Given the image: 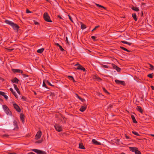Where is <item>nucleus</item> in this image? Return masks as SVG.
<instances>
[{"mask_svg": "<svg viewBox=\"0 0 154 154\" xmlns=\"http://www.w3.org/2000/svg\"><path fill=\"white\" fill-rule=\"evenodd\" d=\"M10 90L11 91L12 93L14 91L13 90L12 88H10Z\"/></svg>", "mask_w": 154, "mask_h": 154, "instance_id": "45", "label": "nucleus"}, {"mask_svg": "<svg viewBox=\"0 0 154 154\" xmlns=\"http://www.w3.org/2000/svg\"><path fill=\"white\" fill-rule=\"evenodd\" d=\"M13 125L15 127L14 129L16 130V128H17V122L15 120H14L13 122Z\"/></svg>", "mask_w": 154, "mask_h": 154, "instance_id": "13", "label": "nucleus"}, {"mask_svg": "<svg viewBox=\"0 0 154 154\" xmlns=\"http://www.w3.org/2000/svg\"><path fill=\"white\" fill-rule=\"evenodd\" d=\"M135 153L136 154H141L140 152L137 149L136 150H135Z\"/></svg>", "mask_w": 154, "mask_h": 154, "instance_id": "27", "label": "nucleus"}, {"mask_svg": "<svg viewBox=\"0 0 154 154\" xmlns=\"http://www.w3.org/2000/svg\"><path fill=\"white\" fill-rule=\"evenodd\" d=\"M9 154H17L16 153H9Z\"/></svg>", "mask_w": 154, "mask_h": 154, "instance_id": "58", "label": "nucleus"}, {"mask_svg": "<svg viewBox=\"0 0 154 154\" xmlns=\"http://www.w3.org/2000/svg\"><path fill=\"white\" fill-rule=\"evenodd\" d=\"M46 82L49 85L51 86H52V85L50 82H48V81H46Z\"/></svg>", "mask_w": 154, "mask_h": 154, "instance_id": "40", "label": "nucleus"}, {"mask_svg": "<svg viewBox=\"0 0 154 154\" xmlns=\"http://www.w3.org/2000/svg\"><path fill=\"white\" fill-rule=\"evenodd\" d=\"M14 88L15 89L17 88V86L16 85H15V84H14Z\"/></svg>", "mask_w": 154, "mask_h": 154, "instance_id": "46", "label": "nucleus"}, {"mask_svg": "<svg viewBox=\"0 0 154 154\" xmlns=\"http://www.w3.org/2000/svg\"><path fill=\"white\" fill-rule=\"evenodd\" d=\"M137 110L141 113H142L143 112L141 108L140 107H138Z\"/></svg>", "mask_w": 154, "mask_h": 154, "instance_id": "26", "label": "nucleus"}, {"mask_svg": "<svg viewBox=\"0 0 154 154\" xmlns=\"http://www.w3.org/2000/svg\"><path fill=\"white\" fill-rule=\"evenodd\" d=\"M5 21L6 23L11 26L13 29L15 30H17L19 28V26L17 24L14 23L11 21L8 20H5Z\"/></svg>", "mask_w": 154, "mask_h": 154, "instance_id": "1", "label": "nucleus"}, {"mask_svg": "<svg viewBox=\"0 0 154 154\" xmlns=\"http://www.w3.org/2000/svg\"><path fill=\"white\" fill-rule=\"evenodd\" d=\"M26 12L27 13H31L32 12L31 11H30L29 10L27 9L26 11Z\"/></svg>", "mask_w": 154, "mask_h": 154, "instance_id": "35", "label": "nucleus"}, {"mask_svg": "<svg viewBox=\"0 0 154 154\" xmlns=\"http://www.w3.org/2000/svg\"><path fill=\"white\" fill-rule=\"evenodd\" d=\"M75 95H76V97H77V98H79V96L77 94H75Z\"/></svg>", "mask_w": 154, "mask_h": 154, "instance_id": "51", "label": "nucleus"}, {"mask_svg": "<svg viewBox=\"0 0 154 154\" xmlns=\"http://www.w3.org/2000/svg\"><path fill=\"white\" fill-rule=\"evenodd\" d=\"M34 23L35 24H38V23L37 22H36L35 21H34Z\"/></svg>", "mask_w": 154, "mask_h": 154, "instance_id": "50", "label": "nucleus"}, {"mask_svg": "<svg viewBox=\"0 0 154 154\" xmlns=\"http://www.w3.org/2000/svg\"><path fill=\"white\" fill-rule=\"evenodd\" d=\"M44 50V48H41V49H38L37 51V52L39 53H41Z\"/></svg>", "mask_w": 154, "mask_h": 154, "instance_id": "22", "label": "nucleus"}, {"mask_svg": "<svg viewBox=\"0 0 154 154\" xmlns=\"http://www.w3.org/2000/svg\"><path fill=\"white\" fill-rule=\"evenodd\" d=\"M91 38L94 40H95L96 39L95 38V37L94 36H91Z\"/></svg>", "mask_w": 154, "mask_h": 154, "instance_id": "43", "label": "nucleus"}, {"mask_svg": "<svg viewBox=\"0 0 154 154\" xmlns=\"http://www.w3.org/2000/svg\"><path fill=\"white\" fill-rule=\"evenodd\" d=\"M79 148L82 149H85V147L84 146L83 144L82 143H79Z\"/></svg>", "mask_w": 154, "mask_h": 154, "instance_id": "16", "label": "nucleus"}, {"mask_svg": "<svg viewBox=\"0 0 154 154\" xmlns=\"http://www.w3.org/2000/svg\"><path fill=\"white\" fill-rule=\"evenodd\" d=\"M131 118H132L134 122L135 123H137V122L135 119V117L134 116L132 115L131 116Z\"/></svg>", "mask_w": 154, "mask_h": 154, "instance_id": "19", "label": "nucleus"}, {"mask_svg": "<svg viewBox=\"0 0 154 154\" xmlns=\"http://www.w3.org/2000/svg\"><path fill=\"white\" fill-rule=\"evenodd\" d=\"M86 26H85V25L84 24L81 23V29H85L86 28Z\"/></svg>", "mask_w": 154, "mask_h": 154, "instance_id": "25", "label": "nucleus"}, {"mask_svg": "<svg viewBox=\"0 0 154 154\" xmlns=\"http://www.w3.org/2000/svg\"><path fill=\"white\" fill-rule=\"evenodd\" d=\"M103 89L104 92H105L106 93L109 94V93L108 92L107 90L104 88H103Z\"/></svg>", "mask_w": 154, "mask_h": 154, "instance_id": "31", "label": "nucleus"}, {"mask_svg": "<svg viewBox=\"0 0 154 154\" xmlns=\"http://www.w3.org/2000/svg\"><path fill=\"white\" fill-rule=\"evenodd\" d=\"M42 141L41 140H39V141H37L36 143H41V142H42Z\"/></svg>", "mask_w": 154, "mask_h": 154, "instance_id": "47", "label": "nucleus"}, {"mask_svg": "<svg viewBox=\"0 0 154 154\" xmlns=\"http://www.w3.org/2000/svg\"><path fill=\"white\" fill-rule=\"evenodd\" d=\"M23 117H24V115L23 114H21L20 115V118L21 120L23 122V119H24Z\"/></svg>", "mask_w": 154, "mask_h": 154, "instance_id": "24", "label": "nucleus"}, {"mask_svg": "<svg viewBox=\"0 0 154 154\" xmlns=\"http://www.w3.org/2000/svg\"><path fill=\"white\" fill-rule=\"evenodd\" d=\"M115 82L118 84H122L123 85H125V83L123 81H120L116 79L115 80Z\"/></svg>", "mask_w": 154, "mask_h": 154, "instance_id": "7", "label": "nucleus"}, {"mask_svg": "<svg viewBox=\"0 0 154 154\" xmlns=\"http://www.w3.org/2000/svg\"><path fill=\"white\" fill-rule=\"evenodd\" d=\"M102 67L103 68H108V66H107L105 65H103L102 66Z\"/></svg>", "mask_w": 154, "mask_h": 154, "instance_id": "39", "label": "nucleus"}, {"mask_svg": "<svg viewBox=\"0 0 154 154\" xmlns=\"http://www.w3.org/2000/svg\"><path fill=\"white\" fill-rule=\"evenodd\" d=\"M2 107L4 110L7 115H11V111H10L9 109L6 106L3 105L2 106Z\"/></svg>", "mask_w": 154, "mask_h": 154, "instance_id": "2", "label": "nucleus"}, {"mask_svg": "<svg viewBox=\"0 0 154 154\" xmlns=\"http://www.w3.org/2000/svg\"><path fill=\"white\" fill-rule=\"evenodd\" d=\"M96 4V5L97 6H98V7H101V8H104V9H105V8H104V7H103V6H101V5H99V4Z\"/></svg>", "mask_w": 154, "mask_h": 154, "instance_id": "29", "label": "nucleus"}, {"mask_svg": "<svg viewBox=\"0 0 154 154\" xmlns=\"http://www.w3.org/2000/svg\"><path fill=\"white\" fill-rule=\"evenodd\" d=\"M92 142L94 144L96 145H100L101 144V143H100L97 142L94 139L92 140Z\"/></svg>", "mask_w": 154, "mask_h": 154, "instance_id": "12", "label": "nucleus"}, {"mask_svg": "<svg viewBox=\"0 0 154 154\" xmlns=\"http://www.w3.org/2000/svg\"><path fill=\"white\" fill-rule=\"evenodd\" d=\"M68 16H69V19L71 20V21L72 22H73V20H72V19L71 17L69 15H68Z\"/></svg>", "mask_w": 154, "mask_h": 154, "instance_id": "42", "label": "nucleus"}, {"mask_svg": "<svg viewBox=\"0 0 154 154\" xmlns=\"http://www.w3.org/2000/svg\"><path fill=\"white\" fill-rule=\"evenodd\" d=\"M79 99H80V100H82V99L81 97H79L78 98Z\"/></svg>", "mask_w": 154, "mask_h": 154, "instance_id": "59", "label": "nucleus"}, {"mask_svg": "<svg viewBox=\"0 0 154 154\" xmlns=\"http://www.w3.org/2000/svg\"><path fill=\"white\" fill-rule=\"evenodd\" d=\"M151 135H152L154 137V134H152Z\"/></svg>", "mask_w": 154, "mask_h": 154, "instance_id": "64", "label": "nucleus"}, {"mask_svg": "<svg viewBox=\"0 0 154 154\" xmlns=\"http://www.w3.org/2000/svg\"><path fill=\"white\" fill-rule=\"evenodd\" d=\"M68 77V78L70 79L73 80V78L72 76H69Z\"/></svg>", "mask_w": 154, "mask_h": 154, "instance_id": "34", "label": "nucleus"}, {"mask_svg": "<svg viewBox=\"0 0 154 154\" xmlns=\"http://www.w3.org/2000/svg\"><path fill=\"white\" fill-rule=\"evenodd\" d=\"M58 17H59L61 19V17L60 16H58Z\"/></svg>", "mask_w": 154, "mask_h": 154, "instance_id": "61", "label": "nucleus"}, {"mask_svg": "<svg viewBox=\"0 0 154 154\" xmlns=\"http://www.w3.org/2000/svg\"><path fill=\"white\" fill-rule=\"evenodd\" d=\"M151 87L152 90H154V87L153 86H151Z\"/></svg>", "mask_w": 154, "mask_h": 154, "instance_id": "53", "label": "nucleus"}, {"mask_svg": "<svg viewBox=\"0 0 154 154\" xmlns=\"http://www.w3.org/2000/svg\"><path fill=\"white\" fill-rule=\"evenodd\" d=\"M99 27V26H96L95 28L94 29L92 30V31H94V30H95L98 27Z\"/></svg>", "mask_w": 154, "mask_h": 154, "instance_id": "36", "label": "nucleus"}, {"mask_svg": "<svg viewBox=\"0 0 154 154\" xmlns=\"http://www.w3.org/2000/svg\"><path fill=\"white\" fill-rule=\"evenodd\" d=\"M86 109L85 106H82L80 109V110L82 112L84 111Z\"/></svg>", "mask_w": 154, "mask_h": 154, "instance_id": "20", "label": "nucleus"}, {"mask_svg": "<svg viewBox=\"0 0 154 154\" xmlns=\"http://www.w3.org/2000/svg\"><path fill=\"white\" fill-rule=\"evenodd\" d=\"M43 87H44L46 88H47V87H46V84L45 83V82H43Z\"/></svg>", "mask_w": 154, "mask_h": 154, "instance_id": "37", "label": "nucleus"}, {"mask_svg": "<svg viewBox=\"0 0 154 154\" xmlns=\"http://www.w3.org/2000/svg\"><path fill=\"white\" fill-rule=\"evenodd\" d=\"M13 50H14V49H9V51H13Z\"/></svg>", "mask_w": 154, "mask_h": 154, "instance_id": "52", "label": "nucleus"}, {"mask_svg": "<svg viewBox=\"0 0 154 154\" xmlns=\"http://www.w3.org/2000/svg\"><path fill=\"white\" fill-rule=\"evenodd\" d=\"M54 127L55 129L58 132H60L62 131L61 126L58 125H55Z\"/></svg>", "mask_w": 154, "mask_h": 154, "instance_id": "5", "label": "nucleus"}, {"mask_svg": "<svg viewBox=\"0 0 154 154\" xmlns=\"http://www.w3.org/2000/svg\"><path fill=\"white\" fill-rule=\"evenodd\" d=\"M15 89L16 90V91H17V90H18L19 89L17 87V88H15Z\"/></svg>", "mask_w": 154, "mask_h": 154, "instance_id": "60", "label": "nucleus"}, {"mask_svg": "<svg viewBox=\"0 0 154 154\" xmlns=\"http://www.w3.org/2000/svg\"><path fill=\"white\" fill-rule=\"evenodd\" d=\"M131 8L133 10H134L135 11H138L139 10V9H138V8L137 7H134V6L132 7Z\"/></svg>", "mask_w": 154, "mask_h": 154, "instance_id": "21", "label": "nucleus"}, {"mask_svg": "<svg viewBox=\"0 0 154 154\" xmlns=\"http://www.w3.org/2000/svg\"><path fill=\"white\" fill-rule=\"evenodd\" d=\"M141 13L142 14V15H143V12H142V11L141 12Z\"/></svg>", "mask_w": 154, "mask_h": 154, "instance_id": "63", "label": "nucleus"}, {"mask_svg": "<svg viewBox=\"0 0 154 154\" xmlns=\"http://www.w3.org/2000/svg\"><path fill=\"white\" fill-rule=\"evenodd\" d=\"M18 81L19 80L16 78H15L14 79L11 80L12 82L15 83H17Z\"/></svg>", "mask_w": 154, "mask_h": 154, "instance_id": "14", "label": "nucleus"}, {"mask_svg": "<svg viewBox=\"0 0 154 154\" xmlns=\"http://www.w3.org/2000/svg\"><path fill=\"white\" fill-rule=\"evenodd\" d=\"M132 17L135 21L137 20V16L135 14H132Z\"/></svg>", "mask_w": 154, "mask_h": 154, "instance_id": "23", "label": "nucleus"}, {"mask_svg": "<svg viewBox=\"0 0 154 154\" xmlns=\"http://www.w3.org/2000/svg\"><path fill=\"white\" fill-rule=\"evenodd\" d=\"M145 5V3H142V6H143L144 5Z\"/></svg>", "mask_w": 154, "mask_h": 154, "instance_id": "57", "label": "nucleus"}, {"mask_svg": "<svg viewBox=\"0 0 154 154\" xmlns=\"http://www.w3.org/2000/svg\"><path fill=\"white\" fill-rule=\"evenodd\" d=\"M55 45L58 46V47H59L60 45H59V44H58V43H56L55 44Z\"/></svg>", "mask_w": 154, "mask_h": 154, "instance_id": "49", "label": "nucleus"}, {"mask_svg": "<svg viewBox=\"0 0 154 154\" xmlns=\"http://www.w3.org/2000/svg\"><path fill=\"white\" fill-rule=\"evenodd\" d=\"M81 100L82 101V102H84V101H85V100L84 99H82V100Z\"/></svg>", "mask_w": 154, "mask_h": 154, "instance_id": "55", "label": "nucleus"}, {"mask_svg": "<svg viewBox=\"0 0 154 154\" xmlns=\"http://www.w3.org/2000/svg\"><path fill=\"white\" fill-rule=\"evenodd\" d=\"M121 42L124 44H128V45H130L131 44V43L128 42L127 41H122Z\"/></svg>", "mask_w": 154, "mask_h": 154, "instance_id": "18", "label": "nucleus"}, {"mask_svg": "<svg viewBox=\"0 0 154 154\" xmlns=\"http://www.w3.org/2000/svg\"><path fill=\"white\" fill-rule=\"evenodd\" d=\"M112 66L113 69H115L118 72H119L120 71L121 69L120 68L118 67L117 66L113 64H112Z\"/></svg>", "mask_w": 154, "mask_h": 154, "instance_id": "10", "label": "nucleus"}, {"mask_svg": "<svg viewBox=\"0 0 154 154\" xmlns=\"http://www.w3.org/2000/svg\"><path fill=\"white\" fill-rule=\"evenodd\" d=\"M0 95L3 96L6 99H7L8 98V96L5 95V93L3 92L0 91Z\"/></svg>", "mask_w": 154, "mask_h": 154, "instance_id": "11", "label": "nucleus"}, {"mask_svg": "<svg viewBox=\"0 0 154 154\" xmlns=\"http://www.w3.org/2000/svg\"><path fill=\"white\" fill-rule=\"evenodd\" d=\"M12 70H13V71L14 72H19V73H21L22 72V70H21L19 69H13Z\"/></svg>", "mask_w": 154, "mask_h": 154, "instance_id": "17", "label": "nucleus"}, {"mask_svg": "<svg viewBox=\"0 0 154 154\" xmlns=\"http://www.w3.org/2000/svg\"><path fill=\"white\" fill-rule=\"evenodd\" d=\"M74 82H75V81L74 80V79H73V80H72Z\"/></svg>", "mask_w": 154, "mask_h": 154, "instance_id": "62", "label": "nucleus"}, {"mask_svg": "<svg viewBox=\"0 0 154 154\" xmlns=\"http://www.w3.org/2000/svg\"><path fill=\"white\" fill-rule=\"evenodd\" d=\"M97 80H98V81H100V80H101L100 78H99V77H97Z\"/></svg>", "mask_w": 154, "mask_h": 154, "instance_id": "48", "label": "nucleus"}, {"mask_svg": "<svg viewBox=\"0 0 154 154\" xmlns=\"http://www.w3.org/2000/svg\"><path fill=\"white\" fill-rule=\"evenodd\" d=\"M59 47L61 51H63L64 50V49L62 48V47L60 45Z\"/></svg>", "mask_w": 154, "mask_h": 154, "instance_id": "33", "label": "nucleus"}, {"mask_svg": "<svg viewBox=\"0 0 154 154\" xmlns=\"http://www.w3.org/2000/svg\"><path fill=\"white\" fill-rule=\"evenodd\" d=\"M125 137L127 139H128L129 138V137H128V136H126Z\"/></svg>", "mask_w": 154, "mask_h": 154, "instance_id": "56", "label": "nucleus"}, {"mask_svg": "<svg viewBox=\"0 0 154 154\" xmlns=\"http://www.w3.org/2000/svg\"><path fill=\"white\" fill-rule=\"evenodd\" d=\"M129 148L130 149V150L132 151L133 152H135V150H136L137 149L136 147H130Z\"/></svg>", "mask_w": 154, "mask_h": 154, "instance_id": "15", "label": "nucleus"}, {"mask_svg": "<svg viewBox=\"0 0 154 154\" xmlns=\"http://www.w3.org/2000/svg\"><path fill=\"white\" fill-rule=\"evenodd\" d=\"M150 66L151 67V68H150V69L151 70H152L153 69V66H152L151 65H150Z\"/></svg>", "mask_w": 154, "mask_h": 154, "instance_id": "38", "label": "nucleus"}, {"mask_svg": "<svg viewBox=\"0 0 154 154\" xmlns=\"http://www.w3.org/2000/svg\"><path fill=\"white\" fill-rule=\"evenodd\" d=\"M132 133L134 134L135 135H137V136H138L139 135V134H138L137 133V132H135V131H133L132 132Z\"/></svg>", "mask_w": 154, "mask_h": 154, "instance_id": "30", "label": "nucleus"}, {"mask_svg": "<svg viewBox=\"0 0 154 154\" xmlns=\"http://www.w3.org/2000/svg\"><path fill=\"white\" fill-rule=\"evenodd\" d=\"M152 74H149L148 75V76L150 78H152Z\"/></svg>", "mask_w": 154, "mask_h": 154, "instance_id": "32", "label": "nucleus"}, {"mask_svg": "<svg viewBox=\"0 0 154 154\" xmlns=\"http://www.w3.org/2000/svg\"><path fill=\"white\" fill-rule=\"evenodd\" d=\"M42 135V132L41 131H39L37 133L36 137V139H39Z\"/></svg>", "mask_w": 154, "mask_h": 154, "instance_id": "8", "label": "nucleus"}, {"mask_svg": "<svg viewBox=\"0 0 154 154\" xmlns=\"http://www.w3.org/2000/svg\"><path fill=\"white\" fill-rule=\"evenodd\" d=\"M12 93L15 97L16 96L17 94L16 92L14 91L13 92H12Z\"/></svg>", "mask_w": 154, "mask_h": 154, "instance_id": "41", "label": "nucleus"}, {"mask_svg": "<svg viewBox=\"0 0 154 154\" xmlns=\"http://www.w3.org/2000/svg\"><path fill=\"white\" fill-rule=\"evenodd\" d=\"M120 48L121 49H122L124 50H125V51H127V52H129V51H129L126 48H124V47H120Z\"/></svg>", "mask_w": 154, "mask_h": 154, "instance_id": "28", "label": "nucleus"}, {"mask_svg": "<svg viewBox=\"0 0 154 154\" xmlns=\"http://www.w3.org/2000/svg\"><path fill=\"white\" fill-rule=\"evenodd\" d=\"M13 106L15 109L18 112H20V109L19 107V106L16 104L14 103Z\"/></svg>", "mask_w": 154, "mask_h": 154, "instance_id": "9", "label": "nucleus"}, {"mask_svg": "<svg viewBox=\"0 0 154 154\" xmlns=\"http://www.w3.org/2000/svg\"><path fill=\"white\" fill-rule=\"evenodd\" d=\"M17 92L19 94H20V91H19V89L17 90Z\"/></svg>", "mask_w": 154, "mask_h": 154, "instance_id": "54", "label": "nucleus"}, {"mask_svg": "<svg viewBox=\"0 0 154 154\" xmlns=\"http://www.w3.org/2000/svg\"><path fill=\"white\" fill-rule=\"evenodd\" d=\"M8 135H7V134H4V135H3L2 136L3 137H8Z\"/></svg>", "mask_w": 154, "mask_h": 154, "instance_id": "44", "label": "nucleus"}, {"mask_svg": "<svg viewBox=\"0 0 154 154\" xmlns=\"http://www.w3.org/2000/svg\"><path fill=\"white\" fill-rule=\"evenodd\" d=\"M45 20L47 21L51 22L52 21L50 19V17L47 13H45L44 14Z\"/></svg>", "mask_w": 154, "mask_h": 154, "instance_id": "3", "label": "nucleus"}, {"mask_svg": "<svg viewBox=\"0 0 154 154\" xmlns=\"http://www.w3.org/2000/svg\"><path fill=\"white\" fill-rule=\"evenodd\" d=\"M32 151L38 154H45L46 153L44 151L37 149H32Z\"/></svg>", "mask_w": 154, "mask_h": 154, "instance_id": "4", "label": "nucleus"}, {"mask_svg": "<svg viewBox=\"0 0 154 154\" xmlns=\"http://www.w3.org/2000/svg\"><path fill=\"white\" fill-rule=\"evenodd\" d=\"M75 66H78L77 67L76 69H81L83 70V71H85V69L83 67L81 66L80 65L79 63H77L75 65Z\"/></svg>", "mask_w": 154, "mask_h": 154, "instance_id": "6", "label": "nucleus"}]
</instances>
